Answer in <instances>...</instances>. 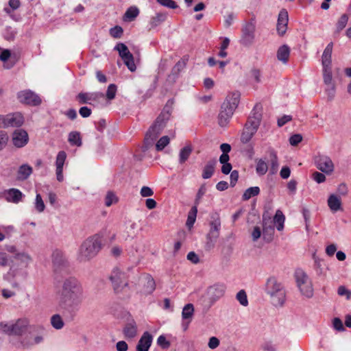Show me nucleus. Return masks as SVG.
<instances>
[{"instance_id":"nucleus-1","label":"nucleus","mask_w":351,"mask_h":351,"mask_svg":"<svg viewBox=\"0 0 351 351\" xmlns=\"http://www.w3.org/2000/svg\"><path fill=\"white\" fill-rule=\"evenodd\" d=\"M58 295V307L64 315L73 319L79 311L84 300V291L82 282L73 276L63 279Z\"/></svg>"},{"instance_id":"nucleus-2","label":"nucleus","mask_w":351,"mask_h":351,"mask_svg":"<svg viewBox=\"0 0 351 351\" xmlns=\"http://www.w3.org/2000/svg\"><path fill=\"white\" fill-rule=\"evenodd\" d=\"M103 247L102 235L95 234L88 237L81 244L77 254V260L87 262L95 257Z\"/></svg>"},{"instance_id":"nucleus-3","label":"nucleus","mask_w":351,"mask_h":351,"mask_svg":"<svg viewBox=\"0 0 351 351\" xmlns=\"http://www.w3.org/2000/svg\"><path fill=\"white\" fill-rule=\"evenodd\" d=\"M170 116V110L163 108L162 111L158 116L154 124L149 128L145 134L144 146L143 147L144 152L153 146L154 142L166 126V123L169 119Z\"/></svg>"},{"instance_id":"nucleus-4","label":"nucleus","mask_w":351,"mask_h":351,"mask_svg":"<svg viewBox=\"0 0 351 351\" xmlns=\"http://www.w3.org/2000/svg\"><path fill=\"white\" fill-rule=\"evenodd\" d=\"M240 93L232 92L227 95L222 103L218 114V123L221 127H226L230 122L234 110L238 106Z\"/></svg>"},{"instance_id":"nucleus-5","label":"nucleus","mask_w":351,"mask_h":351,"mask_svg":"<svg viewBox=\"0 0 351 351\" xmlns=\"http://www.w3.org/2000/svg\"><path fill=\"white\" fill-rule=\"evenodd\" d=\"M265 291L270 295L273 304L276 306H282L285 301V291L282 285L275 277L267 279Z\"/></svg>"},{"instance_id":"nucleus-6","label":"nucleus","mask_w":351,"mask_h":351,"mask_svg":"<svg viewBox=\"0 0 351 351\" xmlns=\"http://www.w3.org/2000/svg\"><path fill=\"white\" fill-rule=\"evenodd\" d=\"M295 278L297 286L301 294L307 298L313 295V287L311 280L302 269H297L295 272Z\"/></svg>"},{"instance_id":"nucleus-7","label":"nucleus","mask_w":351,"mask_h":351,"mask_svg":"<svg viewBox=\"0 0 351 351\" xmlns=\"http://www.w3.org/2000/svg\"><path fill=\"white\" fill-rule=\"evenodd\" d=\"M110 279L113 285V289L116 293H121L128 287V277L126 274L119 269H113Z\"/></svg>"},{"instance_id":"nucleus-8","label":"nucleus","mask_w":351,"mask_h":351,"mask_svg":"<svg viewBox=\"0 0 351 351\" xmlns=\"http://www.w3.org/2000/svg\"><path fill=\"white\" fill-rule=\"evenodd\" d=\"M226 287L224 284L217 283L210 286L206 293V299L208 300V306H211L219 299L225 294Z\"/></svg>"},{"instance_id":"nucleus-9","label":"nucleus","mask_w":351,"mask_h":351,"mask_svg":"<svg viewBox=\"0 0 351 351\" xmlns=\"http://www.w3.org/2000/svg\"><path fill=\"white\" fill-rule=\"evenodd\" d=\"M114 50L119 52L120 57L128 69L132 72L135 71L136 66L134 63V57L128 47L124 43H119L114 47Z\"/></svg>"},{"instance_id":"nucleus-10","label":"nucleus","mask_w":351,"mask_h":351,"mask_svg":"<svg viewBox=\"0 0 351 351\" xmlns=\"http://www.w3.org/2000/svg\"><path fill=\"white\" fill-rule=\"evenodd\" d=\"M213 220L210 222V229L207 234V245L209 247L214 246V243L217 241L219 236V230L221 228V220L218 214H215L212 217Z\"/></svg>"},{"instance_id":"nucleus-11","label":"nucleus","mask_w":351,"mask_h":351,"mask_svg":"<svg viewBox=\"0 0 351 351\" xmlns=\"http://www.w3.org/2000/svg\"><path fill=\"white\" fill-rule=\"evenodd\" d=\"M29 333L37 332L39 335L35 336L34 338L32 336L25 337L21 342V346L23 348H29L35 344H38L43 341V333L45 330L44 328L41 326H34L30 327Z\"/></svg>"},{"instance_id":"nucleus-12","label":"nucleus","mask_w":351,"mask_h":351,"mask_svg":"<svg viewBox=\"0 0 351 351\" xmlns=\"http://www.w3.org/2000/svg\"><path fill=\"white\" fill-rule=\"evenodd\" d=\"M18 98L21 102L32 106H38L41 103L40 97L29 90L19 92L18 93Z\"/></svg>"},{"instance_id":"nucleus-13","label":"nucleus","mask_w":351,"mask_h":351,"mask_svg":"<svg viewBox=\"0 0 351 351\" xmlns=\"http://www.w3.org/2000/svg\"><path fill=\"white\" fill-rule=\"evenodd\" d=\"M241 43L243 45L250 46L254 40L255 25L252 22L247 23L242 29Z\"/></svg>"},{"instance_id":"nucleus-14","label":"nucleus","mask_w":351,"mask_h":351,"mask_svg":"<svg viewBox=\"0 0 351 351\" xmlns=\"http://www.w3.org/2000/svg\"><path fill=\"white\" fill-rule=\"evenodd\" d=\"M317 168L321 171L329 174L334 170V165L331 159L326 156H319L315 158Z\"/></svg>"},{"instance_id":"nucleus-15","label":"nucleus","mask_w":351,"mask_h":351,"mask_svg":"<svg viewBox=\"0 0 351 351\" xmlns=\"http://www.w3.org/2000/svg\"><path fill=\"white\" fill-rule=\"evenodd\" d=\"M24 122V118L20 112H15L4 116L3 127H20Z\"/></svg>"},{"instance_id":"nucleus-16","label":"nucleus","mask_w":351,"mask_h":351,"mask_svg":"<svg viewBox=\"0 0 351 351\" xmlns=\"http://www.w3.org/2000/svg\"><path fill=\"white\" fill-rule=\"evenodd\" d=\"M262 119V108L260 105H256L253 108L245 125L255 128L258 130Z\"/></svg>"},{"instance_id":"nucleus-17","label":"nucleus","mask_w":351,"mask_h":351,"mask_svg":"<svg viewBox=\"0 0 351 351\" xmlns=\"http://www.w3.org/2000/svg\"><path fill=\"white\" fill-rule=\"evenodd\" d=\"M25 267H22L19 265L17 263L13 262L10 266V269L5 276L7 280L21 278L24 279L27 276V271Z\"/></svg>"},{"instance_id":"nucleus-18","label":"nucleus","mask_w":351,"mask_h":351,"mask_svg":"<svg viewBox=\"0 0 351 351\" xmlns=\"http://www.w3.org/2000/svg\"><path fill=\"white\" fill-rule=\"evenodd\" d=\"M28 141V134L23 130H17L12 134V143L16 147H24L27 144Z\"/></svg>"},{"instance_id":"nucleus-19","label":"nucleus","mask_w":351,"mask_h":351,"mask_svg":"<svg viewBox=\"0 0 351 351\" xmlns=\"http://www.w3.org/2000/svg\"><path fill=\"white\" fill-rule=\"evenodd\" d=\"M51 258L53 267L56 271L60 270L62 268L66 267L68 265L66 258H65L62 252L60 250H54L52 253Z\"/></svg>"},{"instance_id":"nucleus-20","label":"nucleus","mask_w":351,"mask_h":351,"mask_svg":"<svg viewBox=\"0 0 351 351\" xmlns=\"http://www.w3.org/2000/svg\"><path fill=\"white\" fill-rule=\"evenodd\" d=\"M66 158V154L64 151H60L58 153L56 160V173L58 181L62 182L64 180L63 166Z\"/></svg>"},{"instance_id":"nucleus-21","label":"nucleus","mask_w":351,"mask_h":351,"mask_svg":"<svg viewBox=\"0 0 351 351\" xmlns=\"http://www.w3.org/2000/svg\"><path fill=\"white\" fill-rule=\"evenodd\" d=\"M288 21V12L282 9L279 12L276 27L277 32L280 36H283L286 33Z\"/></svg>"},{"instance_id":"nucleus-22","label":"nucleus","mask_w":351,"mask_h":351,"mask_svg":"<svg viewBox=\"0 0 351 351\" xmlns=\"http://www.w3.org/2000/svg\"><path fill=\"white\" fill-rule=\"evenodd\" d=\"M152 340L153 336L149 332H145L136 345V351H148Z\"/></svg>"},{"instance_id":"nucleus-23","label":"nucleus","mask_w":351,"mask_h":351,"mask_svg":"<svg viewBox=\"0 0 351 351\" xmlns=\"http://www.w3.org/2000/svg\"><path fill=\"white\" fill-rule=\"evenodd\" d=\"M29 322L26 319H19L16 323L11 324L12 335H21L27 328Z\"/></svg>"},{"instance_id":"nucleus-24","label":"nucleus","mask_w":351,"mask_h":351,"mask_svg":"<svg viewBox=\"0 0 351 351\" xmlns=\"http://www.w3.org/2000/svg\"><path fill=\"white\" fill-rule=\"evenodd\" d=\"M13 262L17 263L22 267L27 268L32 262V257L29 254L24 252L16 253L13 256Z\"/></svg>"},{"instance_id":"nucleus-25","label":"nucleus","mask_w":351,"mask_h":351,"mask_svg":"<svg viewBox=\"0 0 351 351\" xmlns=\"http://www.w3.org/2000/svg\"><path fill=\"white\" fill-rule=\"evenodd\" d=\"M333 43L331 42L328 43L325 48L322 56V64L323 68L331 67V56L332 51Z\"/></svg>"},{"instance_id":"nucleus-26","label":"nucleus","mask_w":351,"mask_h":351,"mask_svg":"<svg viewBox=\"0 0 351 351\" xmlns=\"http://www.w3.org/2000/svg\"><path fill=\"white\" fill-rule=\"evenodd\" d=\"M217 165V160L213 158L207 162L206 165L202 169V177L203 179L210 178L215 172V166Z\"/></svg>"},{"instance_id":"nucleus-27","label":"nucleus","mask_w":351,"mask_h":351,"mask_svg":"<svg viewBox=\"0 0 351 351\" xmlns=\"http://www.w3.org/2000/svg\"><path fill=\"white\" fill-rule=\"evenodd\" d=\"M23 193L16 189H10L6 191V200L10 202L18 204L22 199Z\"/></svg>"},{"instance_id":"nucleus-28","label":"nucleus","mask_w":351,"mask_h":351,"mask_svg":"<svg viewBox=\"0 0 351 351\" xmlns=\"http://www.w3.org/2000/svg\"><path fill=\"white\" fill-rule=\"evenodd\" d=\"M328 206L330 210L335 213L338 210H342L341 200L337 195L331 194L328 199Z\"/></svg>"},{"instance_id":"nucleus-29","label":"nucleus","mask_w":351,"mask_h":351,"mask_svg":"<svg viewBox=\"0 0 351 351\" xmlns=\"http://www.w3.org/2000/svg\"><path fill=\"white\" fill-rule=\"evenodd\" d=\"M267 152L270 158V173L275 174L279 166L276 152L273 148H269Z\"/></svg>"},{"instance_id":"nucleus-30","label":"nucleus","mask_w":351,"mask_h":351,"mask_svg":"<svg viewBox=\"0 0 351 351\" xmlns=\"http://www.w3.org/2000/svg\"><path fill=\"white\" fill-rule=\"evenodd\" d=\"M257 130L254 127H250L245 124L244 128L241 135V141L243 143H248L256 132Z\"/></svg>"},{"instance_id":"nucleus-31","label":"nucleus","mask_w":351,"mask_h":351,"mask_svg":"<svg viewBox=\"0 0 351 351\" xmlns=\"http://www.w3.org/2000/svg\"><path fill=\"white\" fill-rule=\"evenodd\" d=\"M184 64L181 62H178L176 65L171 69V73L167 76V81L170 84H173L178 75L180 72L182 70Z\"/></svg>"},{"instance_id":"nucleus-32","label":"nucleus","mask_w":351,"mask_h":351,"mask_svg":"<svg viewBox=\"0 0 351 351\" xmlns=\"http://www.w3.org/2000/svg\"><path fill=\"white\" fill-rule=\"evenodd\" d=\"M126 338L132 339L137 334V326L134 321L128 323L123 330Z\"/></svg>"},{"instance_id":"nucleus-33","label":"nucleus","mask_w":351,"mask_h":351,"mask_svg":"<svg viewBox=\"0 0 351 351\" xmlns=\"http://www.w3.org/2000/svg\"><path fill=\"white\" fill-rule=\"evenodd\" d=\"M290 54V49L286 45H282L277 51V58L283 63H287Z\"/></svg>"},{"instance_id":"nucleus-34","label":"nucleus","mask_w":351,"mask_h":351,"mask_svg":"<svg viewBox=\"0 0 351 351\" xmlns=\"http://www.w3.org/2000/svg\"><path fill=\"white\" fill-rule=\"evenodd\" d=\"M32 171L33 169L29 165H21L18 170L17 179L19 180H25L27 179V178L32 174Z\"/></svg>"},{"instance_id":"nucleus-35","label":"nucleus","mask_w":351,"mask_h":351,"mask_svg":"<svg viewBox=\"0 0 351 351\" xmlns=\"http://www.w3.org/2000/svg\"><path fill=\"white\" fill-rule=\"evenodd\" d=\"M192 152L193 148L190 145H186L182 148L179 153V162L180 164L184 163L190 157Z\"/></svg>"},{"instance_id":"nucleus-36","label":"nucleus","mask_w":351,"mask_h":351,"mask_svg":"<svg viewBox=\"0 0 351 351\" xmlns=\"http://www.w3.org/2000/svg\"><path fill=\"white\" fill-rule=\"evenodd\" d=\"M68 141L71 145L81 147L82 141L80 133L77 131L71 132L69 134Z\"/></svg>"},{"instance_id":"nucleus-37","label":"nucleus","mask_w":351,"mask_h":351,"mask_svg":"<svg viewBox=\"0 0 351 351\" xmlns=\"http://www.w3.org/2000/svg\"><path fill=\"white\" fill-rule=\"evenodd\" d=\"M167 19L166 13H157L155 16H152L150 19L151 28H155L162 23Z\"/></svg>"},{"instance_id":"nucleus-38","label":"nucleus","mask_w":351,"mask_h":351,"mask_svg":"<svg viewBox=\"0 0 351 351\" xmlns=\"http://www.w3.org/2000/svg\"><path fill=\"white\" fill-rule=\"evenodd\" d=\"M139 14V10L135 7H130L124 14V21H134Z\"/></svg>"},{"instance_id":"nucleus-39","label":"nucleus","mask_w":351,"mask_h":351,"mask_svg":"<svg viewBox=\"0 0 351 351\" xmlns=\"http://www.w3.org/2000/svg\"><path fill=\"white\" fill-rule=\"evenodd\" d=\"M348 19L349 16L347 14H343L341 16L336 23V29L335 31V34H339L341 31L346 27Z\"/></svg>"},{"instance_id":"nucleus-40","label":"nucleus","mask_w":351,"mask_h":351,"mask_svg":"<svg viewBox=\"0 0 351 351\" xmlns=\"http://www.w3.org/2000/svg\"><path fill=\"white\" fill-rule=\"evenodd\" d=\"M263 232L264 236L266 232L272 234L274 232V228L271 225V219L269 217H267L265 214H263Z\"/></svg>"},{"instance_id":"nucleus-41","label":"nucleus","mask_w":351,"mask_h":351,"mask_svg":"<svg viewBox=\"0 0 351 351\" xmlns=\"http://www.w3.org/2000/svg\"><path fill=\"white\" fill-rule=\"evenodd\" d=\"M197 213V206H193L191 208V209L190 210V211L189 212L186 222V226L189 229H191L193 227V226L196 220Z\"/></svg>"},{"instance_id":"nucleus-42","label":"nucleus","mask_w":351,"mask_h":351,"mask_svg":"<svg viewBox=\"0 0 351 351\" xmlns=\"http://www.w3.org/2000/svg\"><path fill=\"white\" fill-rule=\"evenodd\" d=\"M260 193V189L258 186H252L247 189L243 194L242 199L243 200H248L252 197L256 196Z\"/></svg>"},{"instance_id":"nucleus-43","label":"nucleus","mask_w":351,"mask_h":351,"mask_svg":"<svg viewBox=\"0 0 351 351\" xmlns=\"http://www.w3.org/2000/svg\"><path fill=\"white\" fill-rule=\"evenodd\" d=\"M194 313V306L192 304H186L182 312V317L183 319H191Z\"/></svg>"},{"instance_id":"nucleus-44","label":"nucleus","mask_w":351,"mask_h":351,"mask_svg":"<svg viewBox=\"0 0 351 351\" xmlns=\"http://www.w3.org/2000/svg\"><path fill=\"white\" fill-rule=\"evenodd\" d=\"M268 170V165L265 160L261 158L257 160L256 171L259 176L265 175Z\"/></svg>"},{"instance_id":"nucleus-45","label":"nucleus","mask_w":351,"mask_h":351,"mask_svg":"<svg viewBox=\"0 0 351 351\" xmlns=\"http://www.w3.org/2000/svg\"><path fill=\"white\" fill-rule=\"evenodd\" d=\"M51 324L52 326L57 330H60L64 326V322L61 316L58 314L53 315L51 317Z\"/></svg>"},{"instance_id":"nucleus-46","label":"nucleus","mask_w":351,"mask_h":351,"mask_svg":"<svg viewBox=\"0 0 351 351\" xmlns=\"http://www.w3.org/2000/svg\"><path fill=\"white\" fill-rule=\"evenodd\" d=\"M138 223L136 222H132L130 226L128 228L127 230V237L125 238V240L130 239H134L138 234Z\"/></svg>"},{"instance_id":"nucleus-47","label":"nucleus","mask_w":351,"mask_h":351,"mask_svg":"<svg viewBox=\"0 0 351 351\" xmlns=\"http://www.w3.org/2000/svg\"><path fill=\"white\" fill-rule=\"evenodd\" d=\"M323 79L324 82L326 85H331L332 76V70L331 67L323 68Z\"/></svg>"},{"instance_id":"nucleus-48","label":"nucleus","mask_w":351,"mask_h":351,"mask_svg":"<svg viewBox=\"0 0 351 351\" xmlns=\"http://www.w3.org/2000/svg\"><path fill=\"white\" fill-rule=\"evenodd\" d=\"M104 98V95L102 93H90L89 100L93 104V106L97 105L100 102V100L103 99Z\"/></svg>"},{"instance_id":"nucleus-49","label":"nucleus","mask_w":351,"mask_h":351,"mask_svg":"<svg viewBox=\"0 0 351 351\" xmlns=\"http://www.w3.org/2000/svg\"><path fill=\"white\" fill-rule=\"evenodd\" d=\"M169 138L167 136H162L156 144V149L157 151L162 150L169 143Z\"/></svg>"},{"instance_id":"nucleus-50","label":"nucleus","mask_w":351,"mask_h":351,"mask_svg":"<svg viewBox=\"0 0 351 351\" xmlns=\"http://www.w3.org/2000/svg\"><path fill=\"white\" fill-rule=\"evenodd\" d=\"M236 298H237V300L239 302V303L242 306H247L248 305L247 294L244 290L239 291L237 293Z\"/></svg>"},{"instance_id":"nucleus-51","label":"nucleus","mask_w":351,"mask_h":351,"mask_svg":"<svg viewBox=\"0 0 351 351\" xmlns=\"http://www.w3.org/2000/svg\"><path fill=\"white\" fill-rule=\"evenodd\" d=\"M35 208L36 210L39 213L43 212L45 208L44 202L42 199L41 195L39 193H38L36 196Z\"/></svg>"},{"instance_id":"nucleus-52","label":"nucleus","mask_w":351,"mask_h":351,"mask_svg":"<svg viewBox=\"0 0 351 351\" xmlns=\"http://www.w3.org/2000/svg\"><path fill=\"white\" fill-rule=\"evenodd\" d=\"M123 33V29L121 26L116 25L110 29V34L114 38H120Z\"/></svg>"},{"instance_id":"nucleus-53","label":"nucleus","mask_w":351,"mask_h":351,"mask_svg":"<svg viewBox=\"0 0 351 351\" xmlns=\"http://www.w3.org/2000/svg\"><path fill=\"white\" fill-rule=\"evenodd\" d=\"M118 199L115 194L111 191L107 193L105 197V205L106 206H110L112 204L116 203Z\"/></svg>"},{"instance_id":"nucleus-54","label":"nucleus","mask_w":351,"mask_h":351,"mask_svg":"<svg viewBox=\"0 0 351 351\" xmlns=\"http://www.w3.org/2000/svg\"><path fill=\"white\" fill-rule=\"evenodd\" d=\"M117 93V86L114 84H111L108 86L106 91V97L109 100H112L115 97Z\"/></svg>"},{"instance_id":"nucleus-55","label":"nucleus","mask_w":351,"mask_h":351,"mask_svg":"<svg viewBox=\"0 0 351 351\" xmlns=\"http://www.w3.org/2000/svg\"><path fill=\"white\" fill-rule=\"evenodd\" d=\"M90 93H80L77 95V99L80 104H93L89 100Z\"/></svg>"},{"instance_id":"nucleus-56","label":"nucleus","mask_w":351,"mask_h":351,"mask_svg":"<svg viewBox=\"0 0 351 351\" xmlns=\"http://www.w3.org/2000/svg\"><path fill=\"white\" fill-rule=\"evenodd\" d=\"M146 291L149 293H152L156 289L155 281L153 278L148 276L147 278V284L145 285Z\"/></svg>"},{"instance_id":"nucleus-57","label":"nucleus","mask_w":351,"mask_h":351,"mask_svg":"<svg viewBox=\"0 0 351 351\" xmlns=\"http://www.w3.org/2000/svg\"><path fill=\"white\" fill-rule=\"evenodd\" d=\"M158 3H159L161 5L171 8L176 9L178 8V5L176 1L173 0H156Z\"/></svg>"},{"instance_id":"nucleus-58","label":"nucleus","mask_w":351,"mask_h":351,"mask_svg":"<svg viewBox=\"0 0 351 351\" xmlns=\"http://www.w3.org/2000/svg\"><path fill=\"white\" fill-rule=\"evenodd\" d=\"M251 77H252L256 83L261 82V72L258 69H252L250 71Z\"/></svg>"},{"instance_id":"nucleus-59","label":"nucleus","mask_w":351,"mask_h":351,"mask_svg":"<svg viewBox=\"0 0 351 351\" xmlns=\"http://www.w3.org/2000/svg\"><path fill=\"white\" fill-rule=\"evenodd\" d=\"M285 220V215L280 210H278L276 212V214L274 217V223H284Z\"/></svg>"},{"instance_id":"nucleus-60","label":"nucleus","mask_w":351,"mask_h":351,"mask_svg":"<svg viewBox=\"0 0 351 351\" xmlns=\"http://www.w3.org/2000/svg\"><path fill=\"white\" fill-rule=\"evenodd\" d=\"M157 343L164 349H167L170 346V343L167 340L166 337L163 335L158 337Z\"/></svg>"},{"instance_id":"nucleus-61","label":"nucleus","mask_w":351,"mask_h":351,"mask_svg":"<svg viewBox=\"0 0 351 351\" xmlns=\"http://www.w3.org/2000/svg\"><path fill=\"white\" fill-rule=\"evenodd\" d=\"M302 141V136L300 134L292 135L289 138V143L291 145L295 146Z\"/></svg>"},{"instance_id":"nucleus-62","label":"nucleus","mask_w":351,"mask_h":351,"mask_svg":"<svg viewBox=\"0 0 351 351\" xmlns=\"http://www.w3.org/2000/svg\"><path fill=\"white\" fill-rule=\"evenodd\" d=\"M332 324L334 328L338 331H343L345 330L343 322L339 317L334 318Z\"/></svg>"},{"instance_id":"nucleus-63","label":"nucleus","mask_w":351,"mask_h":351,"mask_svg":"<svg viewBox=\"0 0 351 351\" xmlns=\"http://www.w3.org/2000/svg\"><path fill=\"white\" fill-rule=\"evenodd\" d=\"M140 194L142 197H147L152 196L154 195V191L150 187L144 186L141 188Z\"/></svg>"},{"instance_id":"nucleus-64","label":"nucleus","mask_w":351,"mask_h":351,"mask_svg":"<svg viewBox=\"0 0 351 351\" xmlns=\"http://www.w3.org/2000/svg\"><path fill=\"white\" fill-rule=\"evenodd\" d=\"M8 136L5 132L0 130V150H1L7 144Z\"/></svg>"}]
</instances>
